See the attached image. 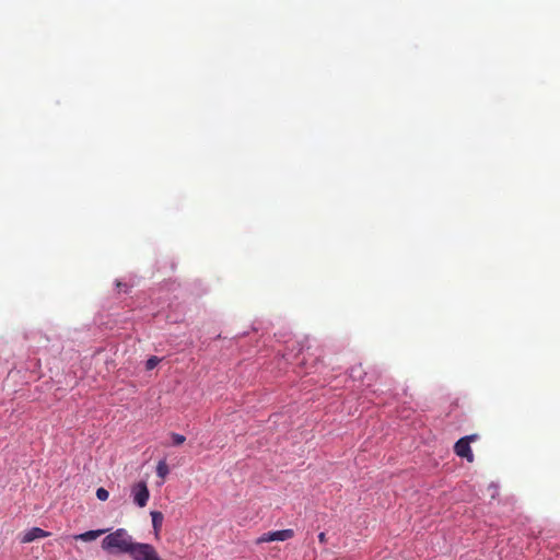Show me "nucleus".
I'll list each match as a JSON object with an SVG mask.
<instances>
[{
    "mask_svg": "<svg viewBox=\"0 0 560 560\" xmlns=\"http://www.w3.org/2000/svg\"><path fill=\"white\" fill-rule=\"evenodd\" d=\"M133 542L132 537L125 528H118L102 540V548L108 552L129 555Z\"/></svg>",
    "mask_w": 560,
    "mask_h": 560,
    "instance_id": "1",
    "label": "nucleus"
},
{
    "mask_svg": "<svg viewBox=\"0 0 560 560\" xmlns=\"http://www.w3.org/2000/svg\"><path fill=\"white\" fill-rule=\"evenodd\" d=\"M129 556L133 560H161L155 548L150 544L133 542Z\"/></svg>",
    "mask_w": 560,
    "mask_h": 560,
    "instance_id": "2",
    "label": "nucleus"
},
{
    "mask_svg": "<svg viewBox=\"0 0 560 560\" xmlns=\"http://www.w3.org/2000/svg\"><path fill=\"white\" fill-rule=\"evenodd\" d=\"M294 536L293 529H282L276 532H269L262 534L258 539L257 544L270 542V541H284L291 539Z\"/></svg>",
    "mask_w": 560,
    "mask_h": 560,
    "instance_id": "3",
    "label": "nucleus"
},
{
    "mask_svg": "<svg viewBox=\"0 0 560 560\" xmlns=\"http://www.w3.org/2000/svg\"><path fill=\"white\" fill-rule=\"evenodd\" d=\"M132 495H133V502L138 506H140V508L145 506L149 501V498H150V492L147 487V483L144 481H140V482L136 483L132 487Z\"/></svg>",
    "mask_w": 560,
    "mask_h": 560,
    "instance_id": "4",
    "label": "nucleus"
},
{
    "mask_svg": "<svg viewBox=\"0 0 560 560\" xmlns=\"http://www.w3.org/2000/svg\"><path fill=\"white\" fill-rule=\"evenodd\" d=\"M454 452L457 456L466 458L467 462H474V454L470 448V444L467 443L466 439H459L454 445Z\"/></svg>",
    "mask_w": 560,
    "mask_h": 560,
    "instance_id": "5",
    "label": "nucleus"
},
{
    "mask_svg": "<svg viewBox=\"0 0 560 560\" xmlns=\"http://www.w3.org/2000/svg\"><path fill=\"white\" fill-rule=\"evenodd\" d=\"M50 535L49 532H46L39 527H33L31 528L30 530H27L26 533L23 534V536L21 537V542L22 544H30L36 539H40V538H46Z\"/></svg>",
    "mask_w": 560,
    "mask_h": 560,
    "instance_id": "6",
    "label": "nucleus"
},
{
    "mask_svg": "<svg viewBox=\"0 0 560 560\" xmlns=\"http://www.w3.org/2000/svg\"><path fill=\"white\" fill-rule=\"evenodd\" d=\"M106 532H107V529L88 530L85 533L75 535L74 539L81 540V541H92V540L97 539L100 536H102Z\"/></svg>",
    "mask_w": 560,
    "mask_h": 560,
    "instance_id": "7",
    "label": "nucleus"
},
{
    "mask_svg": "<svg viewBox=\"0 0 560 560\" xmlns=\"http://www.w3.org/2000/svg\"><path fill=\"white\" fill-rule=\"evenodd\" d=\"M151 517H152V525H153L154 532L158 535L159 532L161 530L164 516H163L162 512L152 511Z\"/></svg>",
    "mask_w": 560,
    "mask_h": 560,
    "instance_id": "8",
    "label": "nucleus"
},
{
    "mask_svg": "<svg viewBox=\"0 0 560 560\" xmlns=\"http://www.w3.org/2000/svg\"><path fill=\"white\" fill-rule=\"evenodd\" d=\"M170 472V469H168V466L166 464V462L163 459V460H160L156 465V475L162 479L164 480L165 477L168 475Z\"/></svg>",
    "mask_w": 560,
    "mask_h": 560,
    "instance_id": "9",
    "label": "nucleus"
},
{
    "mask_svg": "<svg viewBox=\"0 0 560 560\" xmlns=\"http://www.w3.org/2000/svg\"><path fill=\"white\" fill-rule=\"evenodd\" d=\"M96 497L101 501H106L109 497V492L105 488H98L96 490Z\"/></svg>",
    "mask_w": 560,
    "mask_h": 560,
    "instance_id": "10",
    "label": "nucleus"
},
{
    "mask_svg": "<svg viewBox=\"0 0 560 560\" xmlns=\"http://www.w3.org/2000/svg\"><path fill=\"white\" fill-rule=\"evenodd\" d=\"M171 438L173 440V444L174 445H180L185 442L186 438L182 434H178V433H172L171 434Z\"/></svg>",
    "mask_w": 560,
    "mask_h": 560,
    "instance_id": "11",
    "label": "nucleus"
},
{
    "mask_svg": "<svg viewBox=\"0 0 560 560\" xmlns=\"http://www.w3.org/2000/svg\"><path fill=\"white\" fill-rule=\"evenodd\" d=\"M160 362V359L156 358V357H151L150 359H148L147 363H145V368L147 370H153Z\"/></svg>",
    "mask_w": 560,
    "mask_h": 560,
    "instance_id": "12",
    "label": "nucleus"
},
{
    "mask_svg": "<svg viewBox=\"0 0 560 560\" xmlns=\"http://www.w3.org/2000/svg\"><path fill=\"white\" fill-rule=\"evenodd\" d=\"M463 439H466L467 443L470 444L471 442H475L478 439V435L477 434H470V435L464 436Z\"/></svg>",
    "mask_w": 560,
    "mask_h": 560,
    "instance_id": "13",
    "label": "nucleus"
},
{
    "mask_svg": "<svg viewBox=\"0 0 560 560\" xmlns=\"http://www.w3.org/2000/svg\"><path fill=\"white\" fill-rule=\"evenodd\" d=\"M318 540H319L320 544H325L327 541L326 534L325 533H319Z\"/></svg>",
    "mask_w": 560,
    "mask_h": 560,
    "instance_id": "14",
    "label": "nucleus"
}]
</instances>
